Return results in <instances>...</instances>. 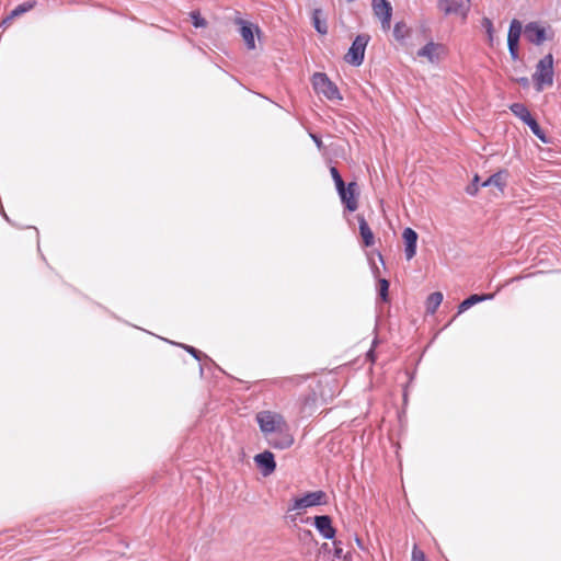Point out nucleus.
<instances>
[{
	"label": "nucleus",
	"mask_w": 561,
	"mask_h": 561,
	"mask_svg": "<svg viewBox=\"0 0 561 561\" xmlns=\"http://www.w3.org/2000/svg\"><path fill=\"white\" fill-rule=\"evenodd\" d=\"M533 80L538 92L553 84V56L551 54L546 55L538 61Z\"/></svg>",
	"instance_id": "nucleus-1"
},
{
	"label": "nucleus",
	"mask_w": 561,
	"mask_h": 561,
	"mask_svg": "<svg viewBox=\"0 0 561 561\" xmlns=\"http://www.w3.org/2000/svg\"><path fill=\"white\" fill-rule=\"evenodd\" d=\"M312 85L318 94H322L330 101L342 100L337 87L323 72H316L312 76Z\"/></svg>",
	"instance_id": "nucleus-2"
},
{
	"label": "nucleus",
	"mask_w": 561,
	"mask_h": 561,
	"mask_svg": "<svg viewBox=\"0 0 561 561\" xmlns=\"http://www.w3.org/2000/svg\"><path fill=\"white\" fill-rule=\"evenodd\" d=\"M256 421L264 434H274L285 430L286 422L284 417L271 411H262L256 414Z\"/></svg>",
	"instance_id": "nucleus-3"
},
{
	"label": "nucleus",
	"mask_w": 561,
	"mask_h": 561,
	"mask_svg": "<svg viewBox=\"0 0 561 561\" xmlns=\"http://www.w3.org/2000/svg\"><path fill=\"white\" fill-rule=\"evenodd\" d=\"M328 495L323 491L308 492L301 497H297L293 501L288 511H301L308 507L327 504Z\"/></svg>",
	"instance_id": "nucleus-4"
},
{
	"label": "nucleus",
	"mask_w": 561,
	"mask_h": 561,
	"mask_svg": "<svg viewBox=\"0 0 561 561\" xmlns=\"http://www.w3.org/2000/svg\"><path fill=\"white\" fill-rule=\"evenodd\" d=\"M369 36L366 34H359L355 37L345 55V60L353 66H360L364 60L365 49L368 44Z\"/></svg>",
	"instance_id": "nucleus-5"
},
{
	"label": "nucleus",
	"mask_w": 561,
	"mask_h": 561,
	"mask_svg": "<svg viewBox=\"0 0 561 561\" xmlns=\"http://www.w3.org/2000/svg\"><path fill=\"white\" fill-rule=\"evenodd\" d=\"M437 7L445 15H457L460 16L462 20H466L470 10V1L439 0Z\"/></svg>",
	"instance_id": "nucleus-6"
},
{
	"label": "nucleus",
	"mask_w": 561,
	"mask_h": 561,
	"mask_svg": "<svg viewBox=\"0 0 561 561\" xmlns=\"http://www.w3.org/2000/svg\"><path fill=\"white\" fill-rule=\"evenodd\" d=\"M319 561H348L344 553L341 542L334 541L332 545L323 543L318 554Z\"/></svg>",
	"instance_id": "nucleus-7"
},
{
	"label": "nucleus",
	"mask_w": 561,
	"mask_h": 561,
	"mask_svg": "<svg viewBox=\"0 0 561 561\" xmlns=\"http://www.w3.org/2000/svg\"><path fill=\"white\" fill-rule=\"evenodd\" d=\"M373 10L376 16L380 19L381 27L385 31L390 28L392 7L388 0H373Z\"/></svg>",
	"instance_id": "nucleus-8"
},
{
	"label": "nucleus",
	"mask_w": 561,
	"mask_h": 561,
	"mask_svg": "<svg viewBox=\"0 0 561 561\" xmlns=\"http://www.w3.org/2000/svg\"><path fill=\"white\" fill-rule=\"evenodd\" d=\"M525 38L535 45H541L550 37L547 36V30L538 22H529L524 28Z\"/></svg>",
	"instance_id": "nucleus-9"
},
{
	"label": "nucleus",
	"mask_w": 561,
	"mask_h": 561,
	"mask_svg": "<svg viewBox=\"0 0 561 561\" xmlns=\"http://www.w3.org/2000/svg\"><path fill=\"white\" fill-rule=\"evenodd\" d=\"M417 238V233L412 228H405L402 232L404 254L408 261L412 260L416 254Z\"/></svg>",
	"instance_id": "nucleus-10"
},
{
	"label": "nucleus",
	"mask_w": 561,
	"mask_h": 561,
	"mask_svg": "<svg viewBox=\"0 0 561 561\" xmlns=\"http://www.w3.org/2000/svg\"><path fill=\"white\" fill-rule=\"evenodd\" d=\"M236 23L240 26V35L242 36L248 49H254L255 48V41H254V31L259 33V27L253 26V24L242 20L238 19L236 20Z\"/></svg>",
	"instance_id": "nucleus-11"
},
{
	"label": "nucleus",
	"mask_w": 561,
	"mask_h": 561,
	"mask_svg": "<svg viewBox=\"0 0 561 561\" xmlns=\"http://www.w3.org/2000/svg\"><path fill=\"white\" fill-rule=\"evenodd\" d=\"M342 203L350 211H355L357 209V184L355 182L348 183L347 186L344 185V193H339Z\"/></svg>",
	"instance_id": "nucleus-12"
},
{
	"label": "nucleus",
	"mask_w": 561,
	"mask_h": 561,
	"mask_svg": "<svg viewBox=\"0 0 561 561\" xmlns=\"http://www.w3.org/2000/svg\"><path fill=\"white\" fill-rule=\"evenodd\" d=\"M256 465L260 467L263 476H270L276 468L274 455L271 451H263L254 457Z\"/></svg>",
	"instance_id": "nucleus-13"
},
{
	"label": "nucleus",
	"mask_w": 561,
	"mask_h": 561,
	"mask_svg": "<svg viewBox=\"0 0 561 561\" xmlns=\"http://www.w3.org/2000/svg\"><path fill=\"white\" fill-rule=\"evenodd\" d=\"M314 526L318 531L327 539H332L335 535V529L332 526V520L328 515L314 517Z\"/></svg>",
	"instance_id": "nucleus-14"
},
{
	"label": "nucleus",
	"mask_w": 561,
	"mask_h": 561,
	"mask_svg": "<svg viewBox=\"0 0 561 561\" xmlns=\"http://www.w3.org/2000/svg\"><path fill=\"white\" fill-rule=\"evenodd\" d=\"M507 179H508V172L506 170H501V171L492 174L491 176H489L480 185L482 187L495 186L496 188H499L500 192L503 193V191L506 186V183H507Z\"/></svg>",
	"instance_id": "nucleus-15"
},
{
	"label": "nucleus",
	"mask_w": 561,
	"mask_h": 561,
	"mask_svg": "<svg viewBox=\"0 0 561 561\" xmlns=\"http://www.w3.org/2000/svg\"><path fill=\"white\" fill-rule=\"evenodd\" d=\"M268 443L274 448L286 449L293 445L294 438L282 430V432L274 433V436L268 439Z\"/></svg>",
	"instance_id": "nucleus-16"
},
{
	"label": "nucleus",
	"mask_w": 561,
	"mask_h": 561,
	"mask_svg": "<svg viewBox=\"0 0 561 561\" xmlns=\"http://www.w3.org/2000/svg\"><path fill=\"white\" fill-rule=\"evenodd\" d=\"M34 7L35 1H26L19 4L15 9L11 11V13L5 19H3L2 25L9 26L15 18H19L22 14L31 11Z\"/></svg>",
	"instance_id": "nucleus-17"
},
{
	"label": "nucleus",
	"mask_w": 561,
	"mask_h": 561,
	"mask_svg": "<svg viewBox=\"0 0 561 561\" xmlns=\"http://www.w3.org/2000/svg\"><path fill=\"white\" fill-rule=\"evenodd\" d=\"M357 220H358V226H359V233L362 236L364 245L367 248L374 245L375 237H374V233H373L371 229L369 228L366 219L364 218V216L358 215Z\"/></svg>",
	"instance_id": "nucleus-18"
},
{
	"label": "nucleus",
	"mask_w": 561,
	"mask_h": 561,
	"mask_svg": "<svg viewBox=\"0 0 561 561\" xmlns=\"http://www.w3.org/2000/svg\"><path fill=\"white\" fill-rule=\"evenodd\" d=\"M312 25L316 28V31L321 34L325 35L328 33V24L327 20L323 15V12L321 9H314L312 11Z\"/></svg>",
	"instance_id": "nucleus-19"
},
{
	"label": "nucleus",
	"mask_w": 561,
	"mask_h": 561,
	"mask_svg": "<svg viewBox=\"0 0 561 561\" xmlns=\"http://www.w3.org/2000/svg\"><path fill=\"white\" fill-rule=\"evenodd\" d=\"M440 49L442 45L430 42L417 51V55L426 57L431 62H434L438 59V50Z\"/></svg>",
	"instance_id": "nucleus-20"
},
{
	"label": "nucleus",
	"mask_w": 561,
	"mask_h": 561,
	"mask_svg": "<svg viewBox=\"0 0 561 561\" xmlns=\"http://www.w3.org/2000/svg\"><path fill=\"white\" fill-rule=\"evenodd\" d=\"M494 297L493 294H485V295H471L468 298H466L459 306H458V313H461L472 307L473 305L492 299Z\"/></svg>",
	"instance_id": "nucleus-21"
},
{
	"label": "nucleus",
	"mask_w": 561,
	"mask_h": 561,
	"mask_svg": "<svg viewBox=\"0 0 561 561\" xmlns=\"http://www.w3.org/2000/svg\"><path fill=\"white\" fill-rule=\"evenodd\" d=\"M443 301V294L440 291L432 293L426 300V312L434 314Z\"/></svg>",
	"instance_id": "nucleus-22"
},
{
	"label": "nucleus",
	"mask_w": 561,
	"mask_h": 561,
	"mask_svg": "<svg viewBox=\"0 0 561 561\" xmlns=\"http://www.w3.org/2000/svg\"><path fill=\"white\" fill-rule=\"evenodd\" d=\"M510 110L515 116L520 118L524 123H526V121H530V118L533 117L527 107L522 103H513L510 106Z\"/></svg>",
	"instance_id": "nucleus-23"
},
{
	"label": "nucleus",
	"mask_w": 561,
	"mask_h": 561,
	"mask_svg": "<svg viewBox=\"0 0 561 561\" xmlns=\"http://www.w3.org/2000/svg\"><path fill=\"white\" fill-rule=\"evenodd\" d=\"M530 129L531 131L539 138L541 139L543 142L547 141L546 139V136H545V133L542 131V129L540 128L539 124L537 123V121L531 117L530 121H526L525 123Z\"/></svg>",
	"instance_id": "nucleus-24"
},
{
	"label": "nucleus",
	"mask_w": 561,
	"mask_h": 561,
	"mask_svg": "<svg viewBox=\"0 0 561 561\" xmlns=\"http://www.w3.org/2000/svg\"><path fill=\"white\" fill-rule=\"evenodd\" d=\"M330 173L332 175V179L335 183V187L337 190V193H344V181L339 172V170L335 167H331Z\"/></svg>",
	"instance_id": "nucleus-25"
},
{
	"label": "nucleus",
	"mask_w": 561,
	"mask_h": 561,
	"mask_svg": "<svg viewBox=\"0 0 561 561\" xmlns=\"http://www.w3.org/2000/svg\"><path fill=\"white\" fill-rule=\"evenodd\" d=\"M522 32H523L522 23L518 20L514 19L511 22L507 37L519 38Z\"/></svg>",
	"instance_id": "nucleus-26"
},
{
	"label": "nucleus",
	"mask_w": 561,
	"mask_h": 561,
	"mask_svg": "<svg viewBox=\"0 0 561 561\" xmlns=\"http://www.w3.org/2000/svg\"><path fill=\"white\" fill-rule=\"evenodd\" d=\"M389 282L386 278L378 280V294L382 301H388Z\"/></svg>",
	"instance_id": "nucleus-27"
},
{
	"label": "nucleus",
	"mask_w": 561,
	"mask_h": 561,
	"mask_svg": "<svg viewBox=\"0 0 561 561\" xmlns=\"http://www.w3.org/2000/svg\"><path fill=\"white\" fill-rule=\"evenodd\" d=\"M409 33L407 25L403 22H398L393 28V36L397 39H403Z\"/></svg>",
	"instance_id": "nucleus-28"
},
{
	"label": "nucleus",
	"mask_w": 561,
	"mask_h": 561,
	"mask_svg": "<svg viewBox=\"0 0 561 561\" xmlns=\"http://www.w3.org/2000/svg\"><path fill=\"white\" fill-rule=\"evenodd\" d=\"M518 42L519 38L507 37L508 50L514 60L518 58Z\"/></svg>",
	"instance_id": "nucleus-29"
},
{
	"label": "nucleus",
	"mask_w": 561,
	"mask_h": 561,
	"mask_svg": "<svg viewBox=\"0 0 561 561\" xmlns=\"http://www.w3.org/2000/svg\"><path fill=\"white\" fill-rule=\"evenodd\" d=\"M479 176L476 175L472 182L467 186L466 191L469 195H476L479 191Z\"/></svg>",
	"instance_id": "nucleus-30"
},
{
	"label": "nucleus",
	"mask_w": 561,
	"mask_h": 561,
	"mask_svg": "<svg viewBox=\"0 0 561 561\" xmlns=\"http://www.w3.org/2000/svg\"><path fill=\"white\" fill-rule=\"evenodd\" d=\"M191 18L193 20V24L195 27H203L206 25L205 19L201 18V15L197 11H193L191 13Z\"/></svg>",
	"instance_id": "nucleus-31"
},
{
	"label": "nucleus",
	"mask_w": 561,
	"mask_h": 561,
	"mask_svg": "<svg viewBox=\"0 0 561 561\" xmlns=\"http://www.w3.org/2000/svg\"><path fill=\"white\" fill-rule=\"evenodd\" d=\"M482 26L485 28V31H486V33L489 35V39L491 42L492 38H493V24H492V21L489 18H484L482 20Z\"/></svg>",
	"instance_id": "nucleus-32"
},
{
	"label": "nucleus",
	"mask_w": 561,
	"mask_h": 561,
	"mask_svg": "<svg viewBox=\"0 0 561 561\" xmlns=\"http://www.w3.org/2000/svg\"><path fill=\"white\" fill-rule=\"evenodd\" d=\"M184 348L190 353L192 354L197 360H201L202 357H205L207 358V356L205 354H203L201 351L196 350L195 347L193 346H188V345H185Z\"/></svg>",
	"instance_id": "nucleus-33"
},
{
	"label": "nucleus",
	"mask_w": 561,
	"mask_h": 561,
	"mask_svg": "<svg viewBox=\"0 0 561 561\" xmlns=\"http://www.w3.org/2000/svg\"><path fill=\"white\" fill-rule=\"evenodd\" d=\"M523 87H527L529 84L528 78L523 77L517 80Z\"/></svg>",
	"instance_id": "nucleus-34"
},
{
	"label": "nucleus",
	"mask_w": 561,
	"mask_h": 561,
	"mask_svg": "<svg viewBox=\"0 0 561 561\" xmlns=\"http://www.w3.org/2000/svg\"><path fill=\"white\" fill-rule=\"evenodd\" d=\"M313 141L316 142V145L318 146V148H321L322 146V141L319 137H317L316 135H311Z\"/></svg>",
	"instance_id": "nucleus-35"
}]
</instances>
